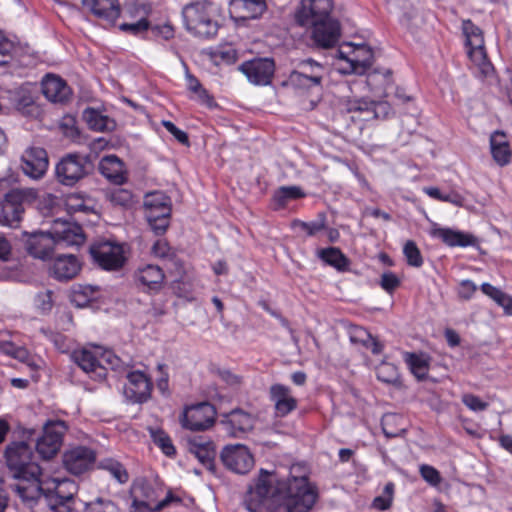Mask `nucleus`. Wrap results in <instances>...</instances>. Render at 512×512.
Masks as SVG:
<instances>
[{
  "mask_svg": "<svg viewBox=\"0 0 512 512\" xmlns=\"http://www.w3.org/2000/svg\"><path fill=\"white\" fill-rule=\"evenodd\" d=\"M462 30L466 38L469 58L484 77L490 76L494 72V67L487 58L481 29L474 25L471 20H464Z\"/></svg>",
  "mask_w": 512,
  "mask_h": 512,
  "instance_id": "39448f33",
  "label": "nucleus"
},
{
  "mask_svg": "<svg viewBox=\"0 0 512 512\" xmlns=\"http://www.w3.org/2000/svg\"><path fill=\"white\" fill-rule=\"evenodd\" d=\"M49 165L48 155L41 147H29L21 156V168L32 179H41Z\"/></svg>",
  "mask_w": 512,
  "mask_h": 512,
  "instance_id": "dca6fc26",
  "label": "nucleus"
},
{
  "mask_svg": "<svg viewBox=\"0 0 512 512\" xmlns=\"http://www.w3.org/2000/svg\"><path fill=\"white\" fill-rule=\"evenodd\" d=\"M83 119L90 129L98 132L112 131L116 126L114 120L94 108H86L83 111Z\"/></svg>",
  "mask_w": 512,
  "mask_h": 512,
  "instance_id": "f704fd0d",
  "label": "nucleus"
},
{
  "mask_svg": "<svg viewBox=\"0 0 512 512\" xmlns=\"http://www.w3.org/2000/svg\"><path fill=\"white\" fill-rule=\"evenodd\" d=\"M154 444L168 457L174 456L176 449L170 437L161 429H150Z\"/></svg>",
  "mask_w": 512,
  "mask_h": 512,
  "instance_id": "a18cd8bd",
  "label": "nucleus"
},
{
  "mask_svg": "<svg viewBox=\"0 0 512 512\" xmlns=\"http://www.w3.org/2000/svg\"><path fill=\"white\" fill-rule=\"evenodd\" d=\"M151 30L156 36H161L165 40L171 39L174 36V30L169 24L154 26Z\"/></svg>",
  "mask_w": 512,
  "mask_h": 512,
  "instance_id": "0e129e2a",
  "label": "nucleus"
},
{
  "mask_svg": "<svg viewBox=\"0 0 512 512\" xmlns=\"http://www.w3.org/2000/svg\"><path fill=\"white\" fill-rule=\"evenodd\" d=\"M162 125L169 133L175 137L178 142L186 146L189 145V138L187 133L177 128L174 123L168 120H163Z\"/></svg>",
  "mask_w": 512,
  "mask_h": 512,
  "instance_id": "4d7b16f0",
  "label": "nucleus"
},
{
  "mask_svg": "<svg viewBox=\"0 0 512 512\" xmlns=\"http://www.w3.org/2000/svg\"><path fill=\"white\" fill-rule=\"evenodd\" d=\"M324 74V66L308 58L297 64L288 77V83L296 88L311 89L321 85Z\"/></svg>",
  "mask_w": 512,
  "mask_h": 512,
  "instance_id": "1a4fd4ad",
  "label": "nucleus"
},
{
  "mask_svg": "<svg viewBox=\"0 0 512 512\" xmlns=\"http://www.w3.org/2000/svg\"><path fill=\"white\" fill-rule=\"evenodd\" d=\"M222 424L232 436L238 437L253 429L255 417L242 409H234L225 415Z\"/></svg>",
  "mask_w": 512,
  "mask_h": 512,
  "instance_id": "aec40b11",
  "label": "nucleus"
},
{
  "mask_svg": "<svg viewBox=\"0 0 512 512\" xmlns=\"http://www.w3.org/2000/svg\"><path fill=\"white\" fill-rule=\"evenodd\" d=\"M99 468L109 472L119 483H126L129 479L128 472L124 466L112 458H106L99 462Z\"/></svg>",
  "mask_w": 512,
  "mask_h": 512,
  "instance_id": "a19ab883",
  "label": "nucleus"
},
{
  "mask_svg": "<svg viewBox=\"0 0 512 512\" xmlns=\"http://www.w3.org/2000/svg\"><path fill=\"white\" fill-rule=\"evenodd\" d=\"M266 9L264 0H231L230 10L241 19H255Z\"/></svg>",
  "mask_w": 512,
  "mask_h": 512,
  "instance_id": "7c9ffc66",
  "label": "nucleus"
},
{
  "mask_svg": "<svg viewBox=\"0 0 512 512\" xmlns=\"http://www.w3.org/2000/svg\"><path fill=\"white\" fill-rule=\"evenodd\" d=\"M339 58L346 60L349 68L344 70L346 73H355L363 75L373 65L374 54L372 49L366 45L356 47L353 52L352 58H347L341 51H339Z\"/></svg>",
  "mask_w": 512,
  "mask_h": 512,
  "instance_id": "4be33fe9",
  "label": "nucleus"
},
{
  "mask_svg": "<svg viewBox=\"0 0 512 512\" xmlns=\"http://www.w3.org/2000/svg\"><path fill=\"white\" fill-rule=\"evenodd\" d=\"M90 163L86 156L77 153L65 155L56 165V178L65 186H74L89 174Z\"/></svg>",
  "mask_w": 512,
  "mask_h": 512,
  "instance_id": "6e6552de",
  "label": "nucleus"
},
{
  "mask_svg": "<svg viewBox=\"0 0 512 512\" xmlns=\"http://www.w3.org/2000/svg\"><path fill=\"white\" fill-rule=\"evenodd\" d=\"M344 110L354 113V120L368 121L374 118H387L391 113V106L387 101H368L366 99H348L344 103Z\"/></svg>",
  "mask_w": 512,
  "mask_h": 512,
  "instance_id": "9b49d317",
  "label": "nucleus"
},
{
  "mask_svg": "<svg viewBox=\"0 0 512 512\" xmlns=\"http://www.w3.org/2000/svg\"><path fill=\"white\" fill-rule=\"evenodd\" d=\"M19 194L10 193L0 205V225L15 227L21 220L24 208L18 203Z\"/></svg>",
  "mask_w": 512,
  "mask_h": 512,
  "instance_id": "bb28decb",
  "label": "nucleus"
},
{
  "mask_svg": "<svg viewBox=\"0 0 512 512\" xmlns=\"http://www.w3.org/2000/svg\"><path fill=\"white\" fill-rule=\"evenodd\" d=\"M380 285L387 292H392L400 285V280L394 273L385 272L381 276Z\"/></svg>",
  "mask_w": 512,
  "mask_h": 512,
  "instance_id": "bf43d9fd",
  "label": "nucleus"
},
{
  "mask_svg": "<svg viewBox=\"0 0 512 512\" xmlns=\"http://www.w3.org/2000/svg\"><path fill=\"white\" fill-rule=\"evenodd\" d=\"M215 409L209 403H200L187 408L181 417L184 428L192 431H201L212 426L215 420Z\"/></svg>",
  "mask_w": 512,
  "mask_h": 512,
  "instance_id": "f8f14e48",
  "label": "nucleus"
},
{
  "mask_svg": "<svg viewBox=\"0 0 512 512\" xmlns=\"http://www.w3.org/2000/svg\"><path fill=\"white\" fill-rule=\"evenodd\" d=\"M403 253L406 257L407 263L413 267H421L423 264V258L416 243L412 240H408L403 248Z\"/></svg>",
  "mask_w": 512,
  "mask_h": 512,
  "instance_id": "de8ad7c7",
  "label": "nucleus"
},
{
  "mask_svg": "<svg viewBox=\"0 0 512 512\" xmlns=\"http://www.w3.org/2000/svg\"><path fill=\"white\" fill-rule=\"evenodd\" d=\"M477 286L470 280L461 281L458 289V295L464 300L470 299L476 292Z\"/></svg>",
  "mask_w": 512,
  "mask_h": 512,
  "instance_id": "e2e57ef3",
  "label": "nucleus"
},
{
  "mask_svg": "<svg viewBox=\"0 0 512 512\" xmlns=\"http://www.w3.org/2000/svg\"><path fill=\"white\" fill-rule=\"evenodd\" d=\"M89 253L94 263L107 271L121 269L126 261L122 245L107 240L92 243Z\"/></svg>",
  "mask_w": 512,
  "mask_h": 512,
  "instance_id": "0eeeda50",
  "label": "nucleus"
},
{
  "mask_svg": "<svg viewBox=\"0 0 512 512\" xmlns=\"http://www.w3.org/2000/svg\"><path fill=\"white\" fill-rule=\"evenodd\" d=\"M101 362L104 365L106 363L110 366L111 369H117L120 365V358L116 355L112 354L111 352H105L101 356Z\"/></svg>",
  "mask_w": 512,
  "mask_h": 512,
  "instance_id": "338daca9",
  "label": "nucleus"
},
{
  "mask_svg": "<svg viewBox=\"0 0 512 512\" xmlns=\"http://www.w3.org/2000/svg\"><path fill=\"white\" fill-rule=\"evenodd\" d=\"M42 92L52 102L63 103L71 95V89L59 76L47 74L42 80Z\"/></svg>",
  "mask_w": 512,
  "mask_h": 512,
  "instance_id": "393cba45",
  "label": "nucleus"
},
{
  "mask_svg": "<svg viewBox=\"0 0 512 512\" xmlns=\"http://www.w3.org/2000/svg\"><path fill=\"white\" fill-rule=\"evenodd\" d=\"M83 5L97 18L114 24L120 15V5L117 0H83Z\"/></svg>",
  "mask_w": 512,
  "mask_h": 512,
  "instance_id": "cd10ccee",
  "label": "nucleus"
},
{
  "mask_svg": "<svg viewBox=\"0 0 512 512\" xmlns=\"http://www.w3.org/2000/svg\"><path fill=\"white\" fill-rule=\"evenodd\" d=\"M293 226L301 228L303 231L306 232L308 236H313L325 228V222L324 218H322L319 221L313 222H303L300 220H295L293 222Z\"/></svg>",
  "mask_w": 512,
  "mask_h": 512,
  "instance_id": "603ef678",
  "label": "nucleus"
},
{
  "mask_svg": "<svg viewBox=\"0 0 512 512\" xmlns=\"http://www.w3.org/2000/svg\"><path fill=\"white\" fill-rule=\"evenodd\" d=\"M239 69L251 83L268 85L274 75L275 64L270 58H256L244 62Z\"/></svg>",
  "mask_w": 512,
  "mask_h": 512,
  "instance_id": "2eb2a0df",
  "label": "nucleus"
},
{
  "mask_svg": "<svg viewBox=\"0 0 512 512\" xmlns=\"http://www.w3.org/2000/svg\"><path fill=\"white\" fill-rule=\"evenodd\" d=\"M151 229L155 232L157 235L163 234L166 229L169 226V219L170 216H162L159 214V217H155V219L152 218H146Z\"/></svg>",
  "mask_w": 512,
  "mask_h": 512,
  "instance_id": "13d9d810",
  "label": "nucleus"
},
{
  "mask_svg": "<svg viewBox=\"0 0 512 512\" xmlns=\"http://www.w3.org/2000/svg\"><path fill=\"white\" fill-rule=\"evenodd\" d=\"M221 460L229 470L238 474H246L254 466L252 454L242 444L226 446L221 453Z\"/></svg>",
  "mask_w": 512,
  "mask_h": 512,
  "instance_id": "4468645a",
  "label": "nucleus"
},
{
  "mask_svg": "<svg viewBox=\"0 0 512 512\" xmlns=\"http://www.w3.org/2000/svg\"><path fill=\"white\" fill-rule=\"evenodd\" d=\"M99 169L101 173L111 182L121 185L125 182L123 173V162L116 155H109L102 158Z\"/></svg>",
  "mask_w": 512,
  "mask_h": 512,
  "instance_id": "473e14b6",
  "label": "nucleus"
},
{
  "mask_svg": "<svg viewBox=\"0 0 512 512\" xmlns=\"http://www.w3.org/2000/svg\"><path fill=\"white\" fill-rule=\"evenodd\" d=\"M5 457L14 478L36 479V477H42V469L34 461L31 448L26 442H14L7 446Z\"/></svg>",
  "mask_w": 512,
  "mask_h": 512,
  "instance_id": "7ed1b4c3",
  "label": "nucleus"
},
{
  "mask_svg": "<svg viewBox=\"0 0 512 512\" xmlns=\"http://www.w3.org/2000/svg\"><path fill=\"white\" fill-rule=\"evenodd\" d=\"M22 483L15 485L14 490L17 495L25 503H31L33 501H45L47 494L46 480H42L41 477L36 479H20Z\"/></svg>",
  "mask_w": 512,
  "mask_h": 512,
  "instance_id": "b1692460",
  "label": "nucleus"
},
{
  "mask_svg": "<svg viewBox=\"0 0 512 512\" xmlns=\"http://www.w3.org/2000/svg\"><path fill=\"white\" fill-rule=\"evenodd\" d=\"M462 402L466 407L475 412L484 411L489 406L487 402L482 401L478 396L470 393L462 396Z\"/></svg>",
  "mask_w": 512,
  "mask_h": 512,
  "instance_id": "864d4df0",
  "label": "nucleus"
},
{
  "mask_svg": "<svg viewBox=\"0 0 512 512\" xmlns=\"http://www.w3.org/2000/svg\"><path fill=\"white\" fill-rule=\"evenodd\" d=\"M186 80H187V87L191 92L198 94L199 97L202 99L208 97L207 91L202 88L201 83L195 76H193L192 74L187 72Z\"/></svg>",
  "mask_w": 512,
  "mask_h": 512,
  "instance_id": "680f3d73",
  "label": "nucleus"
},
{
  "mask_svg": "<svg viewBox=\"0 0 512 512\" xmlns=\"http://www.w3.org/2000/svg\"><path fill=\"white\" fill-rule=\"evenodd\" d=\"M13 101L16 109L23 114L30 115L36 109L34 97L27 89L18 90Z\"/></svg>",
  "mask_w": 512,
  "mask_h": 512,
  "instance_id": "37998d69",
  "label": "nucleus"
},
{
  "mask_svg": "<svg viewBox=\"0 0 512 512\" xmlns=\"http://www.w3.org/2000/svg\"><path fill=\"white\" fill-rule=\"evenodd\" d=\"M270 397L279 417L288 415L297 407V400L291 395L290 388L282 384H274L270 387Z\"/></svg>",
  "mask_w": 512,
  "mask_h": 512,
  "instance_id": "a878e982",
  "label": "nucleus"
},
{
  "mask_svg": "<svg viewBox=\"0 0 512 512\" xmlns=\"http://www.w3.org/2000/svg\"><path fill=\"white\" fill-rule=\"evenodd\" d=\"M420 474L429 484L436 486L441 482L440 473L432 466L423 464L420 466Z\"/></svg>",
  "mask_w": 512,
  "mask_h": 512,
  "instance_id": "6e6d98bb",
  "label": "nucleus"
},
{
  "mask_svg": "<svg viewBox=\"0 0 512 512\" xmlns=\"http://www.w3.org/2000/svg\"><path fill=\"white\" fill-rule=\"evenodd\" d=\"M53 292L51 290H45L42 292H39L35 296V306L37 310L41 314H46L51 311L53 307V299H52Z\"/></svg>",
  "mask_w": 512,
  "mask_h": 512,
  "instance_id": "8fccbe9b",
  "label": "nucleus"
},
{
  "mask_svg": "<svg viewBox=\"0 0 512 512\" xmlns=\"http://www.w3.org/2000/svg\"><path fill=\"white\" fill-rule=\"evenodd\" d=\"M110 200L116 205L125 206L132 200V194L125 190L118 188L111 193Z\"/></svg>",
  "mask_w": 512,
  "mask_h": 512,
  "instance_id": "052dcab7",
  "label": "nucleus"
},
{
  "mask_svg": "<svg viewBox=\"0 0 512 512\" xmlns=\"http://www.w3.org/2000/svg\"><path fill=\"white\" fill-rule=\"evenodd\" d=\"M25 250L34 258L47 260L52 256L56 240L52 232H34L25 234Z\"/></svg>",
  "mask_w": 512,
  "mask_h": 512,
  "instance_id": "6ab92c4d",
  "label": "nucleus"
},
{
  "mask_svg": "<svg viewBox=\"0 0 512 512\" xmlns=\"http://www.w3.org/2000/svg\"><path fill=\"white\" fill-rule=\"evenodd\" d=\"M332 0H303L297 10L296 22L311 28V39L316 47H334L341 36L340 23L331 17Z\"/></svg>",
  "mask_w": 512,
  "mask_h": 512,
  "instance_id": "f03ea898",
  "label": "nucleus"
},
{
  "mask_svg": "<svg viewBox=\"0 0 512 512\" xmlns=\"http://www.w3.org/2000/svg\"><path fill=\"white\" fill-rule=\"evenodd\" d=\"M56 245L80 246L85 242L82 227L77 223L56 219L51 228Z\"/></svg>",
  "mask_w": 512,
  "mask_h": 512,
  "instance_id": "f3484780",
  "label": "nucleus"
},
{
  "mask_svg": "<svg viewBox=\"0 0 512 512\" xmlns=\"http://www.w3.org/2000/svg\"><path fill=\"white\" fill-rule=\"evenodd\" d=\"M185 27L199 37L209 38L216 35L218 23L212 16V4L196 2L187 5L182 11Z\"/></svg>",
  "mask_w": 512,
  "mask_h": 512,
  "instance_id": "20e7f679",
  "label": "nucleus"
},
{
  "mask_svg": "<svg viewBox=\"0 0 512 512\" xmlns=\"http://www.w3.org/2000/svg\"><path fill=\"white\" fill-rule=\"evenodd\" d=\"M151 391V380L144 372L132 371L127 374L124 392L126 397L132 402H146L151 396Z\"/></svg>",
  "mask_w": 512,
  "mask_h": 512,
  "instance_id": "a211bd4d",
  "label": "nucleus"
},
{
  "mask_svg": "<svg viewBox=\"0 0 512 512\" xmlns=\"http://www.w3.org/2000/svg\"><path fill=\"white\" fill-rule=\"evenodd\" d=\"M405 362L409 366L411 372L419 380L424 379L427 376L429 369L428 359L423 354L406 353L404 356Z\"/></svg>",
  "mask_w": 512,
  "mask_h": 512,
  "instance_id": "4c0bfd02",
  "label": "nucleus"
},
{
  "mask_svg": "<svg viewBox=\"0 0 512 512\" xmlns=\"http://www.w3.org/2000/svg\"><path fill=\"white\" fill-rule=\"evenodd\" d=\"M88 512H119L117 506L109 499L97 498L87 505Z\"/></svg>",
  "mask_w": 512,
  "mask_h": 512,
  "instance_id": "3c124183",
  "label": "nucleus"
},
{
  "mask_svg": "<svg viewBox=\"0 0 512 512\" xmlns=\"http://www.w3.org/2000/svg\"><path fill=\"white\" fill-rule=\"evenodd\" d=\"M482 292L492 298L498 305L504 308L506 314L512 315V298L506 295L497 287L489 284L483 283L481 285Z\"/></svg>",
  "mask_w": 512,
  "mask_h": 512,
  "instance_id": "58836bf2",
  "label": "nucleus"
},
{
  "mask_svg": "<svg viewBox=\"0 0 512 512\" xmlns=\"http://www.w3.org/2000/svg\"><path fill=\"white\" fill-rule=\"evenodd\" d=\"M131 495L133 497L132 506H140L141 504H153V489L145 481H138L132 486Z\"/></svg>",
  "mask_w": 512,
  "mask_h": 512,
  "instance_id": "ea45409f",
  "label": "nucleus"
},
{
  "mask_svg": "<svg viewBox=\"0 0 512 512\" xmlns=\"http://www.w3.org/2000/svg\"><path fill=\"white\" fill-rule=\"evenodd\" d=\"M304 196V193L296 186L280 187L274 194V199L279 205L283 206L287 201L298 199Z\"/></svg>",
  "mask_w": 512,
  "mask_h": 512,
  "instance_id": "49530a36",
  "label": "nucleus"
},
{
  "mask_svg": "<svg viewBox=\"0 0 512 512\" xmlns=\"http://www.w3.org/2000/svg\"><path fill=\"white\" fill-rule=\"evenodd\" d=\"M490 145L494 160L500 166L508 164L511 158V151L508 142L505 140V135L502 132L496 131L490 138Z\"/></svg>",
  "mask_w": 512,
  "mask_h": 512,
  "instance_id": "e433bc0d",
  "label": "nucleus"
},
{
  "mask_svg": "<svg viewBox=\"0 0 512 512\" xmlns=\"http://www.w3.org/2000/svg\"><path fill=\"white\" fill-rule=\"evenodd\" d=\"M172 502H181V499L177 496H175L171 491H169L165 498L162 499L161 501H159L158 503H155L153 504L154 505V510H162L163 508L167 507L168 505H170Z\"/></svg>",
  "mask_w": 512,
  "mask_h": 512,
  "instance_id": "69168bd1",
  "label": "nucleus"
},
{
  "mask_svg": "<svg viewBox=\"0 0 512 512\" xmlns=\"http://www.w3.org/2000/svg\"><path fill=\"white\" fill-rule=\"evenodd\" d=\"M350 341L354 344H361L371 350L373 354H379L383 345L374 338L366 329L359 326H352L349 330Z\"/></svg>",
  "mask_w": 512,
  "mask_h": 512,
  "instance_id": "c9c22d12",
  "label": "nucleus"
},
{
  "mask_svg": "<svg viewBox=\"0 0 512 512\" xmlns=\"http://www.w3.org/2000/svg\"><path fill=\"white\" fill-rule=\"evenodd\" d=\"M96 452L86 446H76L63 454V464L68 472L81 475L93 468Z\"/></svg>",
  "mask_w": 512,
  "mask_h": 512,
  "instance_id": "ddd939ff",
  "label": "nucleus"
},
{
  "mask_svg": "<svg viewBox=\"0 0 512 512\" xmlns=\"http://www.w3.org/2000/svg\"><path fill=\"white\" fill-rule=\"evenodd\" d=\"M75 363L91 378L103 380L107 374V368L102 364L101 358L98 359L91 351L82 349L73 353Z\"/></svg>",
  "mask_w": 512,
  "mask_h": 512,
  "instance_id": "5701e85b",
  "label": "nucleus"
},
{
  "mask_svg": "<svg viewBox=\"0 0 512 512\" xmlns=\"http://www.w3.org/2000/svg\"><path fill=\"white\" fill-rule=\"evenodd\" d=\"M188 449L207 469L213 470L216 450L211 441L195 437L189 441Z\"/></svg>",
  "mask_w": 512,
  "mask_h": 512,
  "instance_id": "c756f323",
  "label": "nucleus"
},
{
  "mask_svg": "<svg viewBox=\"0 0 512 512\" xmlns=\"http://www.w3.org/2000/svg\"><path fill=\"white\" fill-rule=\"evenodd\" d=\"M400 420H401V417L398 416L397 414H393V413L385 414L382 417L381 425H382L383 433L385 434L386 437L393 438V437L400 435L401 432L404 431V429H402V428H394L393 427Z\"/></svg>",
  "mask_w": 512,
  "mask_h": 512,
  "instance_id": "09e8293b",
  "label": "nucleus"
},
{
  "mask_svg": "<svg viewBox=\"0 0 512 512\" xmlns=\"http://www.w3.org/2000/svg\"><path fill=\"white\" fill-rule=\"evenodd\" d=\"M81 270V263L75 255L62 254L56 257L50 268L51 275L58 281H69Z\"/></svg>",
  "mask_w": 512,
  "mask_h": 512,
  "instance_id": "412c9836",
  "label": "nucleus"
},
{
  "mask_svg": "<svg viewBox=\"0 0 512 512\" xmlns=\"http://www.w3.org/2000/svg\"><path fill=\"white\" fill-rule=\"evenodd\" d=\"M13 50V43L0 34V65H6L11 61Z\"/></svg>",
  "mask_w": 512,
  "mask_h": 512,
  "instance_id": "5fc2aeb1",
  "label": "nucleus"
},
{
  "mask_svg": "<svg viewBox=\"0 0 512 512\" xmlns=\"http://www.w3.org/2000/svg\"><path fill=\"white\" fill-rule=\"evenodd\" d=\"M135 277L137 282L141 285L151 290H159L163 284L165 275L159 266L149 264L139 269Z\"/></svg>",
  "mask_w": 512,
  "mask_h": 512,
  "instance_id": "72a5a7b5",
  "label": "nucleus"
},
{
  "mask_svg": "<svg viewBox=\"0 0 512 512\" xmlns=\"http://www.w3.org/2000/svg\"><path fill=\"white\" fill-rule=\"evenodd\" d=\"M145 217L155 219L162 216L171 215V202L168 196L163 192L155 191L145 195L144 198Z\"/></svg>",
  "mask_w": 512,
  "mask_h": 512,
  "instance_id": "c85d7f7f",
  "label": "nucleus"
},
{
  "mask_svg": "<svg viewBox=\"0 0 512 512\" xmlns=\"http://www.w3.org/2000/svg\"><path fill=\"white\" fill-rule=\"evenodd\" d=\"M431 234L434 237L440 238L446 245L451 247H467L476 244V238L473 235L450 228H434Z\"/></svg>",
  "mask_w": 512,
  "mask_h": 512,
  "instance_id": "2f4dec72",
  "label": "nucleus"
},
{
  "mask_svg": "<svg viewBox=\"0 0 512 512\" xmlns=\"http://www.w3.org/2000/svg\"><path fill=\"white\" fill-rule=\"evenodd\" d=\"M11 256V245L9 241L3 237L0 236V260L1 261H8Z\"/></svg>",
  "mask_w": 512,
  "mask_h": 512,
  "instance_id": "774afa93",
  "label": "nucleus"
},
{
  "mask_svg": "<svg viewBox=\"0 0 512 512\" xmlns=\"http://www.w3.org/2000/svg\"><path fill=\"white\" fill-rule=\"evenodd\" d=\"M46 490L45 502L51 506L52 510L69 512L72 509L78 486L73 480L67 478H51L46 480Z\"/></svg>",
  "mask_w": 512,
  "mask_h": 512,
  "instance_id": "423d86ee",
  "label": "nucleus"
},
{
  "mask_svg": "<svg viewBox=\"0 0 512 512\" xmlns=\"http://www.w3.org/2000/svg\"><path fill=\"white\" fill-rule=\"evenodd\" d=\"M152 253L156 257L167 259L168 262L173 264L177 270L180 271L182 269V264L176 257L175 253L171 250L167 241L163 239L157 240L152 246Z\"/></svg>",
  "mask_w": 512,
  "mask_h": 512,
  "instance_id": "c03bdc74",
  "label": "nucleus"
},
{
  "mask_svg": "<svg viewBox=\"0 0 512 512\" xmlns=\"http://www.w3.org/2000/svg\"><path fill=\"white\" fill-rule=\"evenodd\" d=\"M67 425L62 420L48 421L43 426V434L37 439L36 450L43 459L54 457L59 451Z\"/></svg>",
  "mask_w": 512,
  "mask_h": 512,
  "instance_id": "9d476101",
  "label": "nucleus"
},
{
  "mask_svg": "<svg viewBox=\"0 0 512 512\" xmlns=\"http://www.w3.org/2000/svg\"><path fill=\"white\" fill-rule=\"evenodd\" d=\"M268 477L269 474L262 469L255 487L249 489L245 498L249 511H257L269 496V512H309L315 504L317 493L306 475H293L286 482H279L273 491Z\"/></svg>",
  "mask_w": 512,
  "mask_h": 512,
  "instance_id": "f257e3e1",
  "label": "nucleus"
},
{
  "mask_svg": "<svg viewBox=\"0 0 512 512\" xmlns=\"http://www.w3.org/2000/svg\"><path fill=\"white\" fill-rule=\"evenodd\" d=\"M319 257L327 264L335 267L338 270H343L347 266V258L335 247L322 249L319 251Z\"/></svg>",
  "mask_w": 512,
  "mask_h": 512,
  "instance_id": "79ce46f5",
  "label": "nucleus"
}]
</instances>
